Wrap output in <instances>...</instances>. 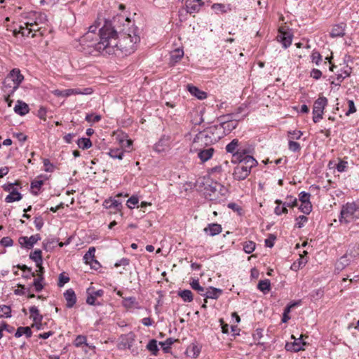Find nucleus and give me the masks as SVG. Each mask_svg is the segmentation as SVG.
Here are the masks:
<instances>
[{"instance_id": "obj_1", "label": "nucleus", "mask_w": 359, "mask_h": 359, "mask_svg": "<svg viewBox=\"0 0 359 359\" xmlns=\"http://www.w3.org/2000/svg\"><path fill=\"white\" fill-rule=\"evenodd\" d=\"M100 41L96 44L99 53L114 55L121 50L125 55L133 53L140 41L137 27L129 28L128 31L121 34L117 40V33L111 24L106 23L100 29Z\"/></svg>"}, {"instance_id": "obj_2", "label": "nucleus", "mask_w": 359, "mask_h": 359, "mask_svg": "<svg viewBox=\"0 0 359 359\" xmlns=\"http://www.w3.org/2000/svg\"><path fill=\"white\" fill-rule=\"evenodd\" d=\"M33 15L34 16V22H25L24 25L20 26L19 30L17 29L13 30V34L15 36L18 34H21L22 36H29L31 34V36L34 37L35 33L41 29V27L40 25L42 23L43 20H46V16L36 13H34Z\"/></svg>"}, {"instance_id": "obj_3", "label": "nucleus", "mask_w": 359, "mask_h": 359, "mask_svg": "<svg viewBox=\"0 0 359 359\" xmlns=\"http://www.w3.org/2000/svg\"><path fill=\"white\" fill-rule=\"evenodd\" d=\"M196 130H192L184 135V140L191 142V151L194 150V147L205 148L206 147L212 144L210 137L205 130L196 133Z\"/></svg>"}, {"instance_id": "obj_4", "label": "nucleus", "mask_w": 359, "mask_h": 359, "mask_svg": "<svg viewBox=\"0 0 359 359\" xmlns=\"http://www.w3.org/2000/svg\"><path fill=\"white\" fill-rule=\"evenodd\" d=\"M235 167L233 176L236 180H243L248 177L251 169L257 165V161L252 156L246 157L244 161L238 162Z\"/></svg>"}, {"instance_id": "obj_5", "label": "nucleus", "mask_w": 359, "mask_h": 359, "mask_svg": "<svg viewBox=\"0 0 359 359\" xmlns=\"http://www.w3.org/2000/svg\"><path fill=\"white\" fill-rule=\"evenodd\" d=\"M205 197L210 201L219 200L221 196H225L227 190L219 183L214 182L205 188Z\"/></svg>"}, {"instance_id": "obj_6", "label": "nucleus", "mask_w": 359, "mask_h": 359, "mask_svg": "<svg viewBox=\"0 0 359 359\" xmlns=\"http://www.w3.org/2000/svg\"><path fill=\"white\" fill-rule=\"evenodd\" d=\"M358 206L355 203H347L341 208L339 222L348 223L355 218L354 214L358 210Z\"/></svg>"}, {"instance_id": "obj_7", "label": "nucleus", "mask_w": 359, "mask_h": 359, "mask_svg": "<svg viewBox=\"0 0 359 359\" xmlns=\"http://www.w3.org/2000/svg\"><path fill=\"white\" fill-rule=\"evenodd\" d=\"M93 92V88H86L83 89L80 88H69L65 90H54L52 91V93L56 97H67L71 95H90Z\"/></svg>"}, {"instance_id": "obj_8", "label": "nucleus", "mask_w": 359, "mask_h": 359, "mask_svg": "<svg viewBox=\"0 0 359 359\" xmlns=\"http://www.w3.org/2000/svg\"><path fill=\"white\" fill-rule=\"evenodd\" d=\"M327 104V99L325 97H320L314 102L313 107V121L314 123H318L323 118V111Z\"/></svg>"}, {"instance_id": "obj_9", "label": "nucleus", "mask_w": 359, "mask_h": 359, "mask_svg": "<svg viewBox=\"0 0 359 359\" xmlns=\"http://www.w3.org/2000/svg\"><path fill=\"white\" fill-rule=\"evenodd\" d=\"M205 130L210 137L212 144L218 142L226 135V133H224L222 126H220V124L212 126L205 129Z\"/></svg>"}, {"instance_id": "obj_10", "label": "nucleus", "mask_w": 359, "mask_h": 359, "mask_svg": "<svg viewBox=\"0 0 359 359\" xmlns=\"http://www.w3.org/2000/svg\"><path fill=\"white\" fill-rule=\"evenodd\" d=\"M191 151H198V157L202 162H205L212 158L215 149L212 147H194V150Z\"/></svg>"}, {"instance_id": "obj_11", "label": "nucleus", "mask_w": 359, "mask_h": 359, "mask_svg": "<svg viewBox=\"0 0 359 359\" xmlns=\"http://www.w3.org/2000/svg\"><path fill=\"white\" fill-rule=\"evenodd\" d=\"M41 240V236L39 234L32 235L30 237L22 236L18 239L20 245L22 248H25L27 249H31L34 245Z\"/></svg>"}, {"instance_id": "obj_12", "label": "nucleus", "mask_w": 359, "mask_h": 359, "mask_svg": "<svg viewBox=\"0 0 359 359\" xmlns=\"http://www.w3.org/2000/svg\"><path fill=\"white\" fill-rule=\"evenodd\" d=\"M303 335H301L299 338L296 339L294 335H292V339H294L293 342H287L285 344V349L288 351L298 352L303 350V346L306 343L302 341Z\"/></svg>"}, {"instance_id": "obj_13", "label": "nucleus", "mask_w": 359, "mask_h": 359, "mask_svg": "<svg viewBox=\"0 0 359 359\" xmlns=\"http://www.w3.org/2000/svg\"><path fill=\"white\" fill-rule=\"evenodd\" d=\"M252 153V150L249 148H243L241 147H239L238 151L236 153V154L232 156L231 163H237L238 162L244 161L246 157L252 156L250 154Z\"/></svg>"}, {"instance_id": "obj_14", "label": "nucleus", "mask_w": 359, "mask_h": 359, "mask_svg": "<svg viewBox=\"0 0 359 359\" xmlns=\"http://www.w3.org/2000/svg\"><path fill=\"white\" fill-rule=\"evenodd\" d=\"M222 291L220 289L210 287L205 290L204 293H201V295L205 297V303H207V299H217L222 294Z\"/></svg>"}, {"instance_id": "obj_15", "label": "nucleus", "mask_w": 359, "mask_h": 359, "mask_svg": "<svg viewBox=\"0 0 359 359\" xmlns=\"http://www.w3.org/2000/svg\"><path fill=\"white\" fill-rule=\"evenodd\" d=\"M187 89L190 93V94L198 100H204L207 97V93L205 91L200 90L195 86L192 84H187Z\"/></svg>"}, {"instance_id": "obj_16", "label": "nucleus", "mask_w": 359, "mask_h": 359, "mask_svg": "<svg viewBox=\"0 0 359 359\" xmlns=\"http://www.w3.org/2000/svg\"><path fill=\"white\" fill-rule=\"evenodd\" d=\"M18 87L15 86L10 79L6 77L5 78L2 86V90L4 94L11 95L18 89Z\"/></svg>"}, {"instance_id": "obj_17", "label": "nucleus", "mask_w": 359, "mask_h": 359, "mask_svg": "<svg viewBox=\"0 0 359 359\" xmlns=\"http://www.w3.org/2000/svg\"><path fill=\"white\" fill-rule=\"evenodd\" d=\"M6 78L10 79L12 82L15 83V86L19 87L20 84L24 79L23 75L20 73V71L18 69H13L9 74L6 76Z\"/></svg>"}, {"instance_id": "obj_18", "label": "nucleus", "mask_w": 359, "mask_h": 359, "mask_svg": "<svg viewBox=\"0 0 359 359\" xmlns=\"http://www.w3.org/2000/svg\"><path fill=\"white\" fill-rule=\"evenodd\" d=\"M97 36L90 34V32H86L81 38V43L83 45H86L89 47H94L95 49L99 52L96 48V44L98 43L94 42V39H97Z\"/></svg>"}, {"instance_id": "obj_19", "label": "nucleus", "mask_w": 359, "mask_h": 359, "mask_svg": "<svg viewBox=\"0 0 359 359\" xmlns=\"http://www.w3.org/2000/svg\"><path fill=\"white\" fill-rule=\"evenodd\" d=\"M87 293L86 303L90 305H96L95 299L97 297H102L104 294V291L102 290H98L97 291L90 292V289H88Z\"/></svg>"}, {"instance_id": "obj_20", "label": "nucleus", "mask_w": 359, "mask_h": 359, "mask_svg": "<svg viewBox=\"0 0 359 359\" xmlns=\"http://www.w3.org/2000/svg\"><path fill=\"white\" fill-rule=\"evenodd\" d=\"M64 297L67 301V307L72 308L76 302V297L74 291L72 289L67 290L64 293Z\"/></svg>"}, {"instance_id": "obj_21", "label": "nucleus", "mask_w": 359, "mask_h": 359, "mask_svg": "<svg viewBox=\"0 0 359 359\" xmlns=\"http://www.w3.org/2000/svg\"><path fill=\"white\" fill-rule=\"evenodd\" d=\"M222 226L217 223L209 224L204 229V231L209 236H214L219 234L222 231Z\"/></svg>"}, {"instance_id": "obj_22", "label": "nucleus", "mask_w": 359, "mask_h": 359, "mask_svg": "<svg viewBox=\"0 0 359 359\" xmlns=\"http://www.w3.org/2000/svg\"><path fill=\"white\" fill-rule=\"evenodd\" d=\"M201 0H187L186 1V11L189 13H193L200 9Z\"/></svg>"}, {"instance_id": "obj_23", "label": "nucleus", "mask_w": 359, "mask_h": 359, "mask_svg": "<svg viewBox=\"0 0 359 359\" xmlns=\"http://www.w3.org/2000/svg\"><path fill=\"white\" fill-rule=\"evenodd\" d=\"M220 126H222L224 133H226V135L236 128L237 123L233 118H227V120L220 123Z\"/></svg>"}, {"instance_id": "obj_24", "label": "nucleus", "mask_w": 359, "mask_h": 359, "mask_svg": "<svg viewBox=\"0 0 359 359\" xmlns=\"http://www.w3.org/2000/svg\"><path fill=\"white\" fill-rule=\"evenodd\" d=\"M29 111V106L24 102L18 100L14 107V111L20 115L24 116L27 114Z\"/></svg>"}, {"instance_id": "obj_25", "label": "nucleus", "mask_w": 359, "mask_h": 359, "mask_svg": "<svg viewBox=\"0 0 359 359\" xmlns=\"http://www.w3.org/2000/svg\"><path fill=\"white\" fill-rule=\"evenodd\" d=\"M246 108H247V106L245 104H243V105L240 106L239 107H238L231 114L224 116V118H233V120H235L236 121H238L243 119L244 116H245V115H244L242 117H240L239 114L243 113V111H245L246 110Z\"/></svg>"}, {"instance_id": "obj_26", "label": "nucleus", "mask_w": 359, "mask_h": 359, "mask_svg": "<svg viewBox=\"0 0 359 359\" xmlns=\"http://www.w3.org/2000/svg\"><path fill=\"white\" fill-rule=\"evenodd\" d=\"M278 40L283 44V46L286 48L290 46L292 43V36L290 34L283 32L280 34L278 36Z\"/></svg>"}, {"instance_id": "obj_27", "label": "nucleus", "mask_w": 359, "mask_h": 359, "mask_svg": "<svg viewBox=\"0 0 359 359\" xmlns=\"http://www.w3.org/2000/svg\"><path fill=\"white\" fill-rule=\"evenodd\" d=\"M240 147V142L238 140L233 139L230 143H229L226 147V150L227 152L232 154V156L236 154L237 151H238Z\"/></svg>"}, {"instance_id": "obj_28", "label": "nucleus", "mask_w": 359, "mask_h": 359, "mask_svg": "<svg viewBox=\"0 0 359 359\" xmlns=\"http://www.w3.org/2000/svg\"><path fill=\"white\" fill-rule=\"evenodd\" d=\"M29 312L31 314L30 318H32L36 323H40L41 322L43 317L39 313V311L36 306H33L30 307Z\"/></svg>"}, {"instance_id": "obj_29", "label": "nucleus", "mask_w": 359, "mask_h": 359, "mask_svg": "<svg viewBox=\"0 0 359 359\" xmlns=\"http://www.w3.org/2000/svg\"><path fill=\"white\" fill-rule=\"evenodd\" d=\"M199 353V348L194 344H191L190 346H189L185 351V354L188 357L191 358H196L198 355Z\"/></svg>"}, {"instance_id": "obj_30", "label": "nucleus", "mask_w": 359, "mask_h": 359, "mask_svg": "<svg viewBox=\"0 0 359 359\" xmlns=\"http://www.w3.org/2000/svg\"><path fill=\"white\" fill-rule=\"evenodd\" d=\"M190 116L191 118V121L195 126L200 125L203 121L202 116L201 115V113L196 110H193L192 111H191Z\"/></svg>"}, {"instance_id": "obj_31", "label": "nucleus", "mask_w": 359, "mask_h": 359, "mask_svg": "<svg viewBox=\"0 0 359 359\" xmlns=\"http://www.w3.org/2000/svg\"><path fill=\"white\" fill-rule=\"evenodd\" d=\"M349 264V259L346 255H344L336 263V269L339 271L343 270L346 266Z\"/></svg>"}, {"instance_id": "obj_32", "label": "nucleus", "mask_w": 359, "mask_h": 359, "mask_svg": "<svg viewBox=\"0 0 359 359\" xmlns=\"http://www.w3.org/2000/svg\"><path fill=\"white\" fill-rule=\"evenodd\" d=\"M21 198H22L21 194L18 191H16L15 189V190H13L10 193V194H8L6 196L5 201L7 203H12V202H14V201H18Z\"/></svg>"}, {"instance_id": "obj_33", "label": "nucleus", "mask_w": 359, "mask_h": 359, "mask_svg": "<svg viewBox=\"0 0 359 359\" xmlns=\"http://www.w3.org/2000/svg\"><path fill=\"white\" fill-rule=\"evenodd\" d=\"M147 348L152 355H156L159 351L157 341L156 339H151L147 345Z\"/></svg>"}, {"instance_id": "obj_34", "label": "nucleus", "mask_w": 359, "mask_h": 359, "mask_svg": "<svg viewBox=\"0 0 359 359\" xmlns=\"http://www.w3.org/2000/svg\"><path fill=\"white\" fill-rule=\"evenodd\" d=\"M344 34V28L342 25L334 26L330 32V36L332 37L343 36Z\"/></svg>"}, {"instance_id": "obj_35", "label": "nucleus", "mask_w": 359, "mask_h": 359, "mask_svg": "<svg viewBox=\"0 0 359 359\" xmlns=\"http://www.w3.org/2000/svg\"><path fill=\"white\" fill-rule=\"evenodd\" d=\"M23 334L26 335L27 337H30L32 335L31 329L29 327H20L18 328L15 337H20Z\"/></svg>"}, {"instance_id": "obj_36", "label": "nucleus", "mask_w": 359, "mask_h": 359, "mask_svg": "<svg viewBox=\"0 0 359 359\" xmlns=\"http://www.w3.org/2000/svg\"><path fill=\"white\" fill-rule=\"evenodd\" d=\"M258 289L264 293L268 292L271 290V283L268 279L260 280L257 285Z\"/></svg>"}, {"instance_id": "obj_37", "label": "nucleus", "mask_w": 359, "mask_h": 359, "mask_svg": "<svg viewBox=\"0 0 359 359\" xmlns=\"http://www.w3.org/2000/svg\"><path fill=\"white\" fill-rule=\"evenodd\" d=\"M95 252V248L94 247L89 248L88 251L83 256V259L86 264H92V262L94 261Z\"/></svg>"}, {"instance_id": "obj_38", "label": "nucleus", "mask_w": 359, "mask_h": 359, "mask_svg": "<svg viewBox=\"0 0 359 359\" xmlns=\"http://www.w3.org/2000/svg\"><path fill=\"white\" fill-rule=\"evenodd\" d=\"M177 341V339H174L170 337L168 338L165 341L160 342L159 345H161L162 349L165 353H168L170 349L171 345Z\"/></svg>"}, {"instance_id": "obj_39", "label": "nucleus", "mask_w": 359, "mask_h": 359, "mask_svg": "<svg viewBox=\"0 0 359 359\" xmlns=\"http://www.w3.org/2000/svg\"><path fill=\"white\" fill-rule=\"evenodd\" d=\"M108 154L112 158L121 160L123 158V151L122 149H111Z\"/></svg>"}, {"instance_id": "obj_40", "label": "nucleus", "mask_w": 359, "mask_h": 359, "mask_svg": "<svg viewBox=\"0 0 359 359\" xmlns=\"http://www.w3.org/2000/svg\"><path fill=\"white\" fill-rule=\"evenodd\" d=\"M30 258L36 262V265L42 264L41 251L40 250H36L32 252L29 255Z\"/></svg>"}, {"instance_id": "obj_41", "label": "nucleus", "mask_w": 359, "mask_h": 359, "mask_svg": "<svg viewBox=\"0 0 359 359\" xmlns=\"http://www.w3.org/2000/svg\"><path fill=\"white\" fill-rule=\"evenodd\" d=\"M77 144L79 148L86 149L92 146L91 141L89 138H80L77 141Z\"/></svg>"}, {"instance_id": "obj_42", "label": "nucleus", "mask_w": 359, "mask_h": 359, "mask_svg": "<svg viewBox=\"0 0 359 359\" xmlns=\"http://www.w3.org/2000/svg\"><path fill=\"white\" fill-rule=\"evenodd\" d=\"M43 280V277L41 276V274H38L37 278L34 280L33 285L36 292H40L43 290V285L42 283Z\"/></svg>"}, {"instance_id": "obj_43", "label": "nucleus", "mask_w": 359, "mask_h": 359, "mask_svg": "<svg viewBox=\"0 0 359 359\" xmlns=\"http://www.w3.org/2000/svg\"><path fill=\"white\" fill-rule=\"evenodd\" d=\"M123 304L126 308H133L137 307V303L136 302V299L135 297H130L128 298H124L123 301Z\"/></svg>"}, {"instance_id": "obj_44", "label": "nucleus", "mask_w": 359, "mask_h": 359, "mask_svg": "<svg viewBox=\"0 0 359 359\" xmlns=\"http://www.w3.org/2000/svg\"><path fill=\"white\" fill-rule=\"evenodd\" d=\"M104 203L107 208H114L116 210H120L121 208V202L118 200L114 199L110 201H105Z\"/></svg>"}, {"instance_id": "obj_45", "label": "nucleus", "mask_w": 359, "mask_h": 359, "mask_svg": "<svg viewBox=\"0 0 359 359\" xmlns=\"http://www.w3.org/2000/svg\"><path fill=\"white\" fill-rule=\"evenodd\" d=\"M11 309L10 306L6 305L0 306V318L11 317Z\"/></svg>"}, {"instance_id": "obj_46", "label": "nucleus", "mask_w": 359, "mask_h": 359, "mask_svg": "<svg viewBox=\"0 0 359 359\" xmlns=\"http://www.w3.org/2000/svg\"><path fill=\"white\" fill-rule=\"evenodd\" d=\"M307 262V259L306 258H304L301 257L298 261V262H294L292 265L291 266V269L294 271H297L300 268L305 266V264Z\"/></svg>"}, {"instance_id": "obj_47", "label": "nucleus", "mask_w": 359, "mask_h": 359, "mask_svg": "<svg viewBox=\"0 0 359 359\" xmlns=\"http://www.w3.org/2000/svg\"><path fill=\"white\" fill-rule=\"evenodd\" d=\"M255 249V243L253 241H249L243 243V250L248 253H252Z\"/></svg>"}, {"instance_id": "obj_48", "label": "nucleus", "mask_w": 359, "mask_h": 359, "mask_svg": "<svg viewBox=\"0 0 359 359\" xmlns=\"http://www.w3.org/2000/svg\"><path fill=\"white\" fill-rule=\"evenodd\" d=\"M181 298L187 302H190L193 300V294L191 290H184L181 291Z\"/></svg>"}, {"instance_id": "obj_49", "label": "nucleus", "mask_w": 359, "mask_h": 359, "mask_svg": "<svg viewBox=\"0 0 359 359\" xmlns=\"http://www.w3.org/2000/svg\"><path fill=\"white\" fill-rule=\"evenodd\" d=\"M300 210L304 214H309L312 210V205L311 202L301 203Z\"/></svg>"}, {"instance_id": "obj_50", "label": "nucleus", "mask_w": 359, "mask_h": 359, "mask_svg": "<svg viewBox=\"0 0 359 359\" xmlns=\"http://www.w3.org/2000/svg\"><path fill=\"white\" fill-rule=\"evenodd\" d=\"M297 204V200L295 197H293L292 196H287L286 197V201L283 203V205H287V207H294Z\"/></svg>"}, {"instance_id": "obj_51", "label": "nucleus", "mask_w": 359, "mask_h": 359, "mask_svg": "<svg viewBox=\"0 0 359 359\" xmlns=\"http://www.w3.org/2000/svg\"><path fill=\"white\" fill-rule=\"evenodd\" d=\"M288 149L293 152H296L300 151L301 146L298 142L290 139L288 142Z\"/></svg>"}, {"instance_id": "obj_52", "label": "nucleus", "mask_w": 359, "mask_h": 359, "mask_svg": "<svg viewBox=\"0 0 359 359\" xmlns=\"http://www.w3.org/2000/svg\"><path fill=\"white\" fill-rule=\"evenodd\" d=\"M43 184V182L42 180H34L32 182L31 184L32 192L34 193V194H36L37 191L39 190Z\"/></svg>"}, {"instance_id": "obj_53", "label": "nucleus", "mask_w": 359, "mask_h": 359, "mask_svg": "<svg viewBox=\"0 0 359 359\" xmlns=\"http://www.w3.org/2000/svg\"><path fill=\"white\" fill-rule=\"evenodd\" d=\"M191 285V287L196 290L200 294L201 293H204L205 289L200 285L198 280H194Z\"/></svg>"}, {"instance_id": "obj_54", "label": "nucleus", "mask_w": 359, "mask_h": 359, "mask_svg": "<svg viewBox=\"0 0 359 359\" xmlns=\"http://www.w3.org/2000/svg\"><path fill=\"white\" fill-rule=\"evenodd\" d=\"M86 120L89 123H96L101 120V116L97 114H88L86 116Z\"/></svg>"}, {"instance_id": "obj_55", "label": "nucleus", "mask_w": 359, "mask_h": 359, "mask_svg": "<svg viewBox=\"0 0 359 359\" xmlns=\"http://www.w3.org/2000/svg\"><path fill=\"white\" fill-rule=\"evenodd\" d=\"M138 198L133 196L127 201V206L132 209L138 203Z\"/></svg>"}, {"instance_id": "obj_56", "label": "nucleus", "mask_w": 359, "mask_h": 359, "mask_svg": "<svg viewBox=\"0 0 359 359\" xmlns=\"http://www.w3.org/2000/svg\"><path fill=\"white\" fill-rule=\"evenodd\" d=\"M302 132L300 130L289 131L288 135L292 140H299L302 135Z\"/></svg>"}, {"instance_id": "obj_57", "label": "nucleus", "mask_w": 359, "mask_h": 359, "mask_svg": "<svg viewBox=\"0 0 359 359\" xmlns=\"http://www.w3.org/2000/svg\"><path fill=\"white\" fill-rule=\"evenodd\" d=\"M86 343V337L83 335L77 336L74 341V345L76 347H79Z\"/></svg>"}, {"instance_id": "obj_58", "label": "nucleus", "mask_w": 359, "mask_h": 359, "mask_svg": "<svg viewBox=\"0 0 359 359\" xmlns=\"http://www.w3.org/2000/svg\"><path fill=\"white\" fill-rule=\"evenodd\" d=\"M312 62L318 65L320 62L322 60V57L318 51H313L311 55Z\"/></svg>"}, {"instance_id": "obj_59", "label": "nucleus", "mask_w": 359, "mask_h": 359, "mask_svg": "<svg viewBox=\"0 0 359 359\" xmlns=\"http://www.w3.org/2000/svg\"><path fill=\"white\" fill-rule=\"evenodd\" d=\"M44 170L46 172H53V165L50 162V161L47 158L43 159V161Z\"/></svg>"}, {"instance_id": "obj_60", "label": "nucleus", "mask_w": 359, "mask_h": 359, "mask_svg": "<svg viewBox=\"0 0 359 359\" xmlns=\"http://www.w3.org/2000/svg\"><path fill=\"white\" fill-rule=\"evenodd\" d=\"M310 194L309 193H306L305 191H302L300 194H299V201H301V203H305V202H310Z\"/></svg>"}, {"instance_id": "obj_61", "label": "nucleus", "mask_w": 359, "mask_h": 359, "mask_svg": "<svg viewBox=\"0 0 359 359\" xmlns=\"http://www.w3.org/2000/svg\"><path fill=\"white\" fill-rule=\"evenodd\" d=\"M308 218L304 215L299 216L297 218L296 226L298 228H302L305 222H306Z\"/></svg>"}, {"instance_id": "obj_62", "label": "nucleus", "mask_w": 359, "mask_h": 359, "mask_svg": "<svg viewBox=\"0 0 359 359\" xmlns=\"http://www.w3.org/2000/svg\"><path fill=\"white\" fill-rule=\"evenodd\" d=\"M128 138V135L124 133L118 134L116 136V140L118 141V144H120L121 147L122 148L123 145H125V141Z\"/></svg>"}, {"instance_id": "obj_63", "label": "nucleus", "mask_w": 359, "mask_h": 359, "mask_svg": "<svg viewBox=\"0 0 359 359\" xmlns=\"http://www.w3.org/2000/svg\"><path fill=\"white\" fill-rule=\"evenodd\" d=\"M69 280V277L65 276L63 273H60L59 276L58 286L62 287L65 283Z\"/></svg>"}, {"instance_id": "obj_64", "label": "nucleus", "mask_w": 359, "mask_h": 359, "mask_svg": "<svg viewBox=\"0 0 359 359\" xmlns=\"http://www.w3.org/2000/svg\"><path fill=\"white\" fill-rule=\"evenodd\" d=\"M212 7L214 10L220 11L222 13L227 11L225 5L222 4H214Z\"/></svg>"}]
</instances>
